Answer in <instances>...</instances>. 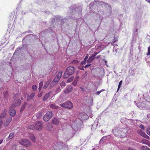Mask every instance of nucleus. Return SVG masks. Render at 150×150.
<instances>
[{"label":"nucleus","mask_w":150,"mask_h":150,"mask_svg":"<svg viewBox=\"0 0 150 150\" xmlns=\"http://www.w3.org/2000/svg\"><path fill=\"white\" fill-rule=\"evenodd\" d=\"M50 106L51 108L53 109H57L58 108V106L54 104H51L50 105Z\"/></svg>","instance_id":"nucleus-23"},{"label":"nucleus","mask_w":150,"mask_h":150,"mask_svg":"<svg viewBox=\"0 0 150 150\" xmlns=\"http://www.w3.org/2000/svg\"><path fill=\"white\" fill-rule=\"evenodd\" d=\"M14 132L11 133L9 135V136L8 137V138L7 139H7H8V140L10 139H11L14 137Z\"/></svg>","instance_id":"nucleus-19"},{"label":"nucleus","mask_w":150,"mask_h":150,"mask_svg":"<svg viewBox=\"0 0 150 150\" xmlns=\"http://www.w3.org/2000/svg\"><path fill=\"white\" fill-rule=\"evenodd\" d=\"M21 150H25V149H22Z\"/></svg>","instance_id":"nucleus-61"},{"label":"nucleus","mask_w":150,"mask_h":150,"mask_svg":"<svg viewBox=\"0 0 150 150\" xmlns=\"http://www.w3.org/2000/svg\"><path fill=\"white\" fill-rule=\"evenodd\" d=\"M7 111V110L6 109H4V111H3L1 113V115H0V118H3L4 117H5Z\"/></svg>","instance_id":"nucleus-15"},{"label":"nucleus","mask_w":150,"mask_h":150,"mask_svg":"<svg viewBox=\"0 0 150 150\" xmlns=\"http://www.w3.org/2000/svg\"><path fill=\"white\" fill-rule=\"evenodd\" d=\"M105 64L108 66L107 65V61H105Z\"/></svg>","instance_id":"nucleus-56"},{"label":"nucleus","mask_w":150,"mask_h":150,"mask_svg":"<svg viewBox=\"0 0 150 150\" xmlns=\"http://www.w3.org/2000/svg\"><path fill=\"white\" fill-rule=\"evenodd\" d=\"M30 138L33 142H35V138L33 135L31 134L30 136Z\"/></svg>","instance_id":"nucleus-26"},{"label":"nucleus","mask_w":150,"mask_h":150,"mask_svg":"<svg viewBox=\"0 0 150 150\" xmlns=\"http://www.w3.org/2000/svg\"><path fill=\"white\" fill-rule=\"evenodd\" d=\"M148 143H147V145H148V146H150V143H149V142H148Z\"/></svg>","instance_id":"nucleus-54"},{"label":"nucleus","mask_w":150,"mask_h":150,"mask_svg":"<svg viewBox=\"0 0 150 150\" xmlns=\"http://www.w3.org/2000/svg\"><path fill=\"white\" fill-rule=\"evenodd\" d=\"M11 120L12 118L11 117L7 118L6 121H5L4 122V126L5 127L7 126L8 125Z\"/></svg>","instance_id":"nucleus-11"},{"label":"nucleus","mask_w":150,"mask_h":150,"mask_svg":"<svg viewBox=\"0 0 150 150\" xmlns=\"http://www.w3.org/2000/svg\"><path fill=\"white\" fill-rule=\"evenodd\" d=\"M60 105L62 107L67 108L69 109L71 108L73 106V103L70 101H67L61 104Z\"/></svg>","instance_id":"nucleus-5"},{"label":"nucleus","mask_w":150,"mask_h":150,"mask_svg":"<svg viewBox=\"0 0 150 150\" xmlns=\"http://www.w3.org/2000/svg\"><path fill=\"white\" fill-rule=\"evenodd\" d=\"M51 91L49 92L48 93L46 94L43 98V100H46L50 95Z\"/></svg>","instance_id":"nucleus-16"},{"label":"nucleus","mask_w":150,"mask_h":150,"mask_svg":"<svg viewBox=\"0 0 150 150\" xmlns=\"http://www.w3.org/2000/svg\"><path fill=\"white\" fill-rule=\"evenodd\" d=\"M99 51L98 52H95L93 55H92V56H93L94 57H95V56L98 54V52H99Z\"/></svg>","instance_id":"nucleus-38"},{"label":"nucleus","mask_w":150,"mask_h":150,"mask_svg":"<svg viewBox=\"0 0 150 150\" xmlns=\"http://www.w3.org/2000/svg\"><path fill=\"white\" fill-rule=\"evenodd\" d=\"M137 107L142 109L148 108L150 107V102L146 100L143 102H139L137 104Z\"/></svg>","instance_id":"nucleus-1"},{"label":"nucleus","mask_w":150,"mask_h":150,"mask_svg":"<svg viewBox=\"0 0 150 150\" xmlns=\"http://www.w3.org/2000/svg\"><path fill=\"white\" fill-rule=\"evenodd\" d=\"M2 124V121L1 120H0V128L1 127Z\"/></svg>","instance_id":"nucleus-45"},{"label":"nucleus","mask_w":150,"mask_h":150,"mask_svg":"<svg viewBox=\"0 0 150 150\" xmlns=\"http://www.w3.org/2000/svg\"><path fill=\"white\" fill-rule=\"evenodd\" d=\"M35 95V93H31L30 94V95H28L27 97V100L28 101L29 100H30L32 99L34 97Z\"/></svg>","instance_id":"nucleus-12"},{"label":"nucleus","mask_w":150,"mask_h":150,"mask_svg":"<svg viewBox=\"0 0 150 150\" xmlns=\"http://www.w3.org/2000/svg\"><path fill=\"white\" fill-rule=\"evenodd\" d=\"M74 68L73 67H69L67 68L64 73V78H67L70 76L72 75L74 72Z\"/></svg>","instance_id":"nucleus-2"},{"label":"nucleus","mask_w":150,"mask_h":150,"mask_svg":"<svg viewBox=\"0 0 150 150\" xmlns=\"http://www.w3.org/2000/svg\"><path fill=\"white\" fill-rule=\"evenodd\" d=\"M147 55H150V46H149L148 48V52L146 53Z\"/></svg>","instance_id":"nucleus-32"},{"label":"nucleus","mask_w":150,"mask_h":150,"mask_svg":"<svg viewBox=\"0 0 150 150\" xmlns=\"http://www.w3.org/2000/svg\"><path fill=\"white\" fill-rule=\"evenodd\" d=\"M52 128V125L51 123H48L47 125V129L48 130H50Z\"/></svg>","instance_id":"nucleus-17"},{"label":"nucleus","mask_w":150,"mask_h":150,"mask_svg":"<svg viewBox=\"0 0 150 150\" xmlns=\"http://www.w3.org/2000/svg\"><path fill=\"white\" fill-rule=\"evenodd\" d=\"M141 150H150L148 147L146 146H143L141 147Z\"/></svg>","instance_id":"nucleus-20"},{"label":"nucleus","mask_w":150,"mask_h":150,"mask_svg":"<svg viewBox=\"0 0 150 150\" xmlns=\"http://www.w3.org/2000/svg\"><path fill=\"white\" fill-rule=\"evenodd\" d=\"M37 88V86L36 85H33L32 86V89L34 91Z\"/></svg>","instance_id":"nucleus-33"},{"label":"nucleus","mask_w":150,"mask_h":150,"mask_svg":"<svg viewBox=\"0 0 150 150\" xmlns=\"http://www.w3.org/2000/svg\"><path fill=\"white\" fill-rule=\"evenodd\" d=\"M21 100H23V99H24V98H23V97H22V98H21Z\"/></svg>","instance_id":"nucleus-59"},{"label":"nucleus","mask_w":150,"mask_h":150,"mask_svg":"<svg viewBox=\"0 0 150 150\" xmlns=\"http://www.w3.org/2000/svg\"><path fill=\"white\" fill-rule=\"evenodd\" d=\"M2 149V147H0V150H1Z\"/></svg>","instance_id":"nucleus-57"},{"label":"nucleus","mask_w":150,"mask_h":150,"mask_svg":"<svg viewBox=\"0 0 150 150\" xmlns=\"http://www.w3.org/2000/svg\"><path fill=\"white\" fill-rule=\"evenodd\" d=\"M52 123L54 125H58L59 123L58 120L56 118H53L52 119Z\"/></svg>","instance_id":"nucleus-13"},{"label":"nucleus","mask_w":150,"mask_h":150,"mask_svg":"<svg viewBox=\"0 0 150 150\" xmlns=\"http://www.w3.org/2000/svg\"><path fill=\"white\" fill-rule=\"evenodd\" d=\"M42 88V87H39L38 89L39 90V91H40V90H41Z\"/></svg>","instance_id":"nucleus-51"},{"label":"nucleus","mask_w":150,"mask_h":150,"mask_svg":"<svg viewBox=\"0 0 150 150\" xmlns=\"http://www.w3.org/2000/svg\"><path fill=\"white\" fill-rule=\"evenodd\" d=\"M105 90L104 89H103L101 90L100 91L101 92H103V91H105Z\"/></svg>","instance_id":"nucleus-53"},{"label":"nucleus","mask_w":150,"mask_h":150,"mask_svg":"<svg viewBox=\"0 0 150 150\" xmlns=\"http://www.w3.org/2000/svg\"><path fill=\"white\" fill-rule=\"evenodd\" d=\"M138 133L140 134L142 136L144 137L145 135H146L145 133L142 131L141 130H139L138 131Z\"/></svg>","instance_id":"nucleus-18"},{"label":"nucleus","mask_w":150,"mask_h":150,"mask_svg":"<svg viewBox=\"0 0 150 150\" xmlns=\"http://www.w3.org/2000/svg\"><path fill=\"white\" fill-rule=\"evenodd\" d=\"M15 106V105H12L9 108V113L11 116H14L16 114V111L13 109V108Z\"/></svg>","instance_id":"nucleus-8"},{"label":"nucleus","mask_w":150,"mask_h":150,"mask_svg":"<svg viewBox=\"0 0 150 150\" xmlns=\"http://www.w3.org/2000/svg\"><path fill=\"white\" fill-rule=\"evenodd\" d=\"M51 81L49 80L47 81L44 86L43 88L45 89L46 88L50 83Z\"/></svg>","instance_id":"nucleus-21"},{"label":"nucleus","mask_w":150,"mask_h":150,"mask_svg":"<svg viewBox=\"0 0 150 150\" xmlns=\"http://www.w3.org/2000/svg\"><path fill=\"white\" fill-rule=\"evenodd\" d=\"M35 126L36 130H40L42 129V123L40 121L37 122L35 124Z\"/></svg>","instance_id":"nucleus-7"},{"label":"nucleus","mask_w":150,"mask_h":150,"mask_svg":"<svg viewBox=\"0 0 150 150\" xmlns=\"http://www.w3.org/2000/svg\"><path fill=\"white\" fill-rule=\"evenodd\" d=\"M142 142L143 143L146 144H147V143L149 142V141L145 139L142 140Z\"/></svg>","instance_id":"nucleus-31"},{"label":"nucleus","mask_w":150,"mask_h":150,"mask_svg":"<svg viewBox=\"0 0 150 150\" xmlns=\"http://www.w3.org/2000/svg\"><path fill=\"white\" fill-rule=\"evenodd\" d=\"M146 1L149 3L150 4V0H145Z\"/></svg>","instance_id":"nucleus-48"},{"label":"nucleus","mask_w":150,"mask_h":150,"mask_svg":"<svg viewBox=\"0 0 150 150\" xmlns=\"http://www.w3.org/2000/svg\"><path fill=\"white\" fill-rule=\"evenodd\" d=\"M74 77H72L69 78L67 81V83H68L71 82L74 79Z\"/></svg>","instance_id":"nucleus-24"},{"label":"nucleus","mask_w":150,"mask_h":150,"mask_svg":"<svg viewBox=\"0 0 150 150\" xmlns=\"http://www.w3.org/2000/svg\"><path fill=\"white\" fill-rule=\"evenodd\" d=\"M95 57L91 56L87 60L86 62L88 64L91 63L94 59Z\"/></svg>","instance_id":"nucleus-14"},{"label":"nucleus","mask_w":150,"mask_h":150,"mask_svg":"<svg viewBox=\"0 0 150 150\" xmlns=\"http://www.w3.org/2000/svg\"><path fill=\"white\" fill-rule=\"evenodd\" d=\"M73 90V87L70 86L68 85L66 88L64 89V91L65 93H68L71 92Z\"/></svg>","instance_id":"nucleus-10"},{"label":"nucleus","mask_w":150,"mask_h":150,"mask_svg":"<svg viewBox=\"0 0 150 150\" xmlns=\"http://www.w3.org/2000/svg\"><path fill=\"white\" fill-rule=\"evenodd\" d=\"M20 105V103H19L18 104H17V105Z\"/></svg>","instance_id":"nucleus-62"},{"label":"nucleus","mask_w":150,"mask_h":150,"mask_svg":"<svg viewBox=\"0 0 150 150\" xmlns=\"http://www.w3.org/2000/svg\"><path fill=\"white\" fill-rule=\"evenodd\" d=\"M138 29L137 28L135 29H134V31L136 33L138 31Z\"/></svg>","instance_id":"nucleus-47"},{"label":"nucleus","mask_w":150,"mask_h":150,"mask_svg":"<svg viewBox=\"0 0 150 150\" xmlns=\"http://www.w3.org/2000/svg\"><path fill=\"white\" fill-rule=\"evenodd\" d=\"M78 78H76L75 79L74 81H75V82L76 81V83H77V81H78Z\"/></svg>","instance_id":"nucleus-50"},{"label":"nucleus","mask_w":150,"mask_h":150,"mask_svg":"<svg viewBox=\"0 0 150 150\" xmlns=\"http://www.w3.org/2000/svg\"><path fill=\"white\" fill-rule=\"evenodd\" d=\"M91 65V64H87V65H86L85 66V68H86L87 67H88L90 66Z\"/></svg>","instance_id":"nucleus-46"},{"label":"nucleus","mask_w":150,"mask_h":150,"mask_svg":"<svg viewBox=\"0 0 150 150\" xmlns=\"http://www.w3.org/2000/svg\"><path fill=\"white\" fill-rule=\"evenodd\" d=\"M89 56V55L88 54H87L86 56L85 57V58L84 61L83 62H81V64H83L84 63V64H86V62L87 59H88V57Z\"/></svg>","instance_id":"nucleus-22"},{"label":"nucleus","mask_w":150,"mask_h":150,"mask_svg":"<svg viewBox=\"0 0 150 150\" xmlns=\"http://www.w3.org/2000/svg\"><path fill=\"white\" fill-rule=\"evenodd\" d=\"M53 116L52 112L49 111L47 112L43 117V120L45 122H47Z\"/></svg>","instance_id":"nucleus-4"},{"label":"nucleus","mask_w":150,"mask_h":150,"mask_svg":"<svg viewBox=\"0 0 150 150\" xmlns=\"http://www.w3.org/2000/svg\"><path fill=\"white\" fill-rule=\"evenodd\" d=\"M63 71H60L57 74L56 77H55L54 79V81L55 82L58 81L61 77Z\"/></svg>","instance_id":"nucleus-6"},{"label":"nucleus","mask_w":150,"mask_h":150,"mask_svg":"<svg viewBox=\"0 0 150 150\" xmlns=\"http://www.w3.org/2000/svg\"><path fill=\"white\" fill-rule=\"evenodd\" d=\"M139 127L141 128V129H142V130H144V126L142 125H140L139 126Z\"/></svg>","instance_id":"nucleus-39"},{"label":"nucleus","mask_w":150,"mask_h":150,"mask_svg":"<svg viewBox=\"0 0 150 150\" xmlns=\"http://www.w3.org/2000/svg\"><path fill=\"white\" fill-rule=\"evenodd\" d=\"M122 81H120V82L119 83V84L117 91H118L119 90V89L120 88L121 86L122 85Z\"/></svg>","instance_id":"nucleus-35"},{"label":"nucleus","mask_w":150,"mask_h":150,"mask_svg":"<svg viewBox=\"0 0 150 150\" xmlns=\"http://www.w3.org/2000/svg\"><path fill=\"white\" fill-rule=\"evenodd\" d=\"M60 85L61 86H66L65 83L64 81H62L60 83Z\"/></svg>","instance_id":"nucleus-34"},{"label":"nucleus","mask_w":150,"mask_h":150,"mask_svg":"<svg viewBox=\"0 0 150 150\" xmlns=\"http://www.w3.org/2000/svg\"><path fill=\"white\" fill-rule=\"evenodd\" d=\"M117 39L116 38H115L114 40L112 41V42L113 43H115V42L117 41Z\"/></svg>","instance_id":"nucleus-40"},{"label":"nucleus","mask_w":150,"mask_h":150,"mask_svg":"<svg viewBox=\"0 0 150 150\" xmlns=\"http://www.w3.org/2000/svg\"><path fill=\"white\" fill-rule=\"evenodd\" d=\"M43 82L42 81H40L39 84V87H42L43 86Z\"/></svg>","instance_id":"nucleus-36"},{"label":"nucleus","mask_w":150,"mask_h":150,"mask_svg":"<svg viewBox=\"0 0 150 150\" xmlns=\"http://www.w3.org/2000/svg\"><path fill=\"white\" fill-rule=\"evenodd\" d=\"M101 93L100 91H98L95 94H96L98 95H99Z\"/></svg>","instance_id":"nucleus-43"},{"label":"nucleus","mask_w":150,"mask_h":150,"mask_svg":"<svg viewBox=\"0 0 150 150\" xmlns=\"http://www.w3.org/2000/svg\"><path fill=\"white\" fill-rule=\"evenodd\" d=\"M106 138V137H102L100 140V143H103V142H104V141L105 140Z\"/></svg>","instance_id":"nucleus-28"},{"label":"nucleus","mask_w":150,"mask_h":150,"mask_svg":"<svg viewBox=\"0 0 150 150\" xmlns=\"http://www.w3.org/2000/svg\"><path fill=\"white\" fill-rule=\"evenodd\" d=\"M81 90L82 91H84L83 88H81Z\"/></svg>","instance_id":"nucleus-58"},{"label":"nucleus","mask_w":150,"mask_h":150,"mask_svg":"<svg viewBox=\"0 0 150 150\" xmlns=\"http://www.w3.org/2000/svg\"><path fill=\"white\" fill-rule=\"evenodd\" d=\"M61 91V89L59 87L55 91V94H57L60 92Z\"/></svg>","instance_id":"nucleus-25"},{"label":"nucleus","mask_w":150,"mask_h":150,"mask_svg":"<svg viewBox=\"0 0 150 150\" xmlns=\"http://www.w3.org/2000/svg\"><path fill=\"white\" fill-rule=\"evenodd\" d=\"M3 141V139L0 140V144H1L2 143Z\"/></svg>","instance_id":"nucleus-52"},{"label":"nucleus","mask_w":150,"mask_h":150,"mask_svg":"<svg viewBox=\"0 0 150 150\" xmlns=\"http://www.w3.org/2000/svg\"><path fill=\"white\" fill-rule=\"evenodd\" d=\"M100 57V56H98L96 57V58L97 59H98V58H99V57Z\"/></svg>","instance_id":"nucleus-55"},{"label":"nucleus","mask_w":150,"mask_h":150,"mask_svg":"<svg viewBox=\"0 0 150 150\" xmlns=\"http://www.w3.org/2000/svg\"><path fill=\"white\" fill-rule=\"evenodd\" d=\"M55 147H56V146H53V148H55V149H54V150L53 149H52V150H57V149H57V150H56V149H55Z\"/></svg>","instance_id":"nucleus-49"},{"label":"nucleus","mask_w":150,"mask_h":150,"mask_svg":"<svg viewBox=\"0 0 150 150\" xmlns=\"http://www.w3.org/2000/svg\"><path fill=\"white\" fill-rule=\"evenodd\" d=\"M42 92H41L40 93H39L38 95V97H41L42 95Z\"/></svg>","instance_id":"nucleus-41"},{"label":"nucleus","mask_w":150,"mask_h":150,"mask_svg":"<svg viewBox=\"0 0 150 150\" xmlns=\"http://www.w3.org/2000/svg\"><path fill=\"white\" fill-rule=\"evenodd\" d=\"M28 128L30 129L36 130L35 129V125H30V126H29Z\"/></svg>","instance_id":"nucleus-27"},{"label":"nucleus","mask_w":150,"mask_h":150,"mask_svg":"<svg viewBox=\"0 0 150 150\" xmlns=\"http://www.w3.org/2000/svg\"><path fill=\"white\" fill-rule=\"evenodd\" d=\"M95 47L96 49V51H99V52L101 51L104 48L103 45L100 44L97 45Z\"/></svg>","instance_id":"nucleus-9"},{"label":"nucleus","mask_w":150,"mask_h":150,"mask_svg":"<svg viewBox=\"0 0 150 150\" xmlns=\"http://www.w3.org/2000/svg\"><path fill=\"white\" fill-rule=\"evenodd\" d=\"M18 102H20V103L21 102V100H18Z\"/></svg>","instance_id":"nucleus-60"},{"label":"nucleus","mask_w":150,"mask_h":150,"mask_svg":"<svg viewBox=\"0 0 150 150\" xmlns=\"http://www.w3.org/2000/svg\"><path fill=\"white\" fill-rule=\"evenodd\" d=\"M147 133L150 136V127L147 130Z\"/></svg>","instance_id":"nucleus-37"},{"label":"nucleus","mask_w":150,"mask_h":150,"mask_svg":"<svg viewBox=\"0 0 150 150\" xmlns=\"http://www.w3.org/2000/svg\"><path fill=\"white\" fill-rule=\"evenodd\" d=\"M27 105V103L26 102H25L24 105H23L22 107V108L21 109V111L23 110L24 109L25 106H26Z\"/></svg>","instance_id":"nucleus-30"},{"label":"nucleus","mask_w":150,"mask_h":150,"mask_svg":"<svg viewBox=\"0 0 150 150\" xmlns=\"http://www.w3.org/2000/svg\"><path fill=\"white\" fill-rule=\"evenodd\" d=\"M72 83L74 86L76 85L77 84L76 81L75 82V81H74L72 82Z\"/></svg>","instance_id":"nucleus-42"},{"label":"nucleus","mask_w":150,"mask_h":150,"mask_svg":"<svg viewBox=\"0 0 150 150\" xmlns=\"http://www.w3.org/2000/svg\"><path fill=\"white\" fill-rule=\"evenodd\" d=\"M42 116V114L41 112H39L38 113V114H37L36 115V116L37 117V118L39 119Z\"/></svg>","instance_id":"nucleus-29"},{"label":"nucleus","mask_w":150,"mask_h":150,"mask_svg":"<svg viewBox=\"0 0 150 150\" xmlns=\"http://www.w3.org/2000/svg\"><path fill=\"white\" fill-rule=\"evenodd\" d=\"M73 63L77 64L78 63V61L77 60H74L73 61Z\"/></svg>","instance_id":"nucleus-44"},{"label":"nucleus","mask_w":150,"mask_h":150,"mask_svg":"<svg viewBox=\"0 0 150 150\" xmlns=\"http://www.w3.org/2000/svg\"><path fill=\"white\" fill-rule=\"evenodd\" d=\"M19 143L21 145H23L26 147H30L31 145V143L28 140L22 139L19 140Z\"/></svg>","instance_id":"nucleus-3"}]
</instances>
